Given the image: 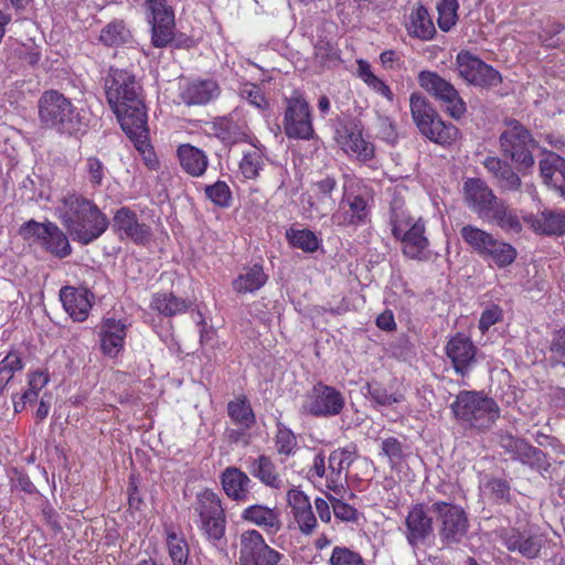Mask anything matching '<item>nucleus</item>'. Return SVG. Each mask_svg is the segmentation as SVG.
Here are the masks:
<instances>
[{
  "label": "nucleus",
  "instance_id": "obj_14",
  "mask_svg": "<svg viewBox=\"0 0 565 565\" xmlns=\"http://www.w3.org/2000/svg\"><path fill=\"white\" fill-rule=\"evenodd\" d=\"M456 67L459 76L470 85L492 88L502 83V76L497 70L469 51L462 50L457 54Z\"/></svg>",
  "mask_w": 565,
  "mask_h": 565
},
{
  "label": "nucleus",
  "instance_id": "obj_22",
  "mask_svg": "<svg viewBox=\"0 0 565 565\" xmlns=\"http://www.w3.org/2000/svg\"><path fill=\"white\" fill-rule=\"evenodd\" d=\"M446 354L450 359L455 372L465 376L476 363L477 347L469 337L457 333L448 340Z\"/></svg>",
  "mask_w": 565,
  "mask_h": 565
},
{
  "label": "nucleus",
  "instance_id": "obj_32",
  "mask_svg": "<svg viewBox=\"0 0 565 565\" xmlns=\"http://www.w3.org/2000/svg\"><path fill=\"white\" fill-rule=\"evenodd\" d=\"M177 154L182 169L192 177L205 173L209 159L205 152L192 145L184 143L178 147Z\"/></svg>",
  "mask_w": 565,
  "mask_h": 565
},
{
  "label": "nucleus",
  "instance_id": "obj_51",
  "mask_svg": "<svg viewBox=\"0 0 565 565\" xmlns=\"http://www.w3.org/2000/svg\"><path fill=\"white\" fill-rule=\"evenodd\" d=\"M561 162H565V159L554 154L540 161V172L545 183L555 186L563 171Z\"/></svg>",
  "mask_w": 565,
  "mask_h": 565
},
{
  "label": "nucleus",
  "instance_id": "obj_6",
  "mask_svg": "<svg viewBox=\"0 0 565 565\" xmlns=\"http://www.w3.org/2000/svg\"><path fill=\"white\" fill-rule=\"evenodd\" d=\"M505 129L499 137L500 152L504 159H510L519 170H527L535 163L533 151L537 142L531 131L515 119H505Z\"/></svg>",
  "mask_w": 565,
  "mask_h": 565
},
{
  "label": "nucleus",
  "instance_id": "obj_16",
  "mask_svg": "<svg viewBox=\"0 0 565 565\" xmlns=\"http://www.w3.org/2000/svg\"><path fill=\"white\" fill-rule=\"evenodd\" d=\"M146 8L151 25V44L158 49L167 47L175 36L173 9L168 6L167 0H146Z\"/></svg>",
  "mask_w": 565,
  "mask_h": 565
},
{
  "label": "nucleus",
  "instance_id": "obj_23",
  "mask_svg": "<svg viewBox=\"0 0 565 565\" xmlns=\"http://www.w3.org/2000/svg\"><path fill=\"white\" fill-rule=\"evenodd\" d=\"M524 222L540 235L563 236L565 234V211L545 209L524 217Z\"/></svg>",
  "mask_w": 565,
  "mask_h": 565
},
{
  "label": "nucleus",
  "instance_id": "obj_10",
  "mask_svg": "<svg viewBox=\"0 0 565 565\" xmlns=\"http://www.w3.org/2000/svg\"><path fill=\"white\" fill-rule=\"evenodd\" d=\"M418 84L445 107V111L451 118L458 120L467 113V105L456 87L436 72H419Z\"/></svg>",
  "mask_w": 565,
  "mask_h": 565
},
{
  "label": "nucleus",
  "instance_id": "obj_44",
  "mask_svg": "<svg viewBox=\"0 0 565 565\" xmlns=\"http://www.w3.org/2000/svg\"><path fill=\"white\" fill-rule=\"evenodd\" d=\"M107 172L108 169L99 158L90 156L85 159L84 174L93 189L103 185Z\"/></svg>",
  "mask_w": 565,
  "mask_h": 565
},
{
  "label": "nucleus",
  "instance_id": "obj_17",
  "mask_svg": "<svg viewBox=\"0 0 565 565\" xmlns=\"http://www.w3.org/2000/svg\"><path fill=\"white\" fill-rule=\"evenodd\" d=\"M499 445L512 460H516L533 470H547L550 467L545 452L523 438L509 433H500Z\"/></svg>",
  "mask_w": 565,
  "mask_h": 565
},
{
  "label": "nucleus",
  "instance_id": "obj_3",
  "mask_svg": "<svg viewBox=\"0 0 565 565\" xmlns=\"http://www.w3.org/2000/svg\"><path fill=\"white\" fill-rule=\"evenodd\" d=\"M38 117L43 128L61 136H73L85 128L83 117L71 99L55 89L45 90L40 96Z\"/></svg>",
  "mask_w": 565,
  "mask_h": 565
},
{
  "label": "nucleus",
  "instance_id": "obj_62",
  "mask_svg": "<svg viewBox=\"0 0 565 565\" xmlns=\"http://www.w3.org/2000/svg\"><path fill=\"white\" fill-rule=\"evenodd\" d=\"M565 30V25L559 22L548 23L542 31L541 41L542 44L546 47L556 49L559 46V40H555L554 38Z\"/></svg>",
  "mask_w": 565,
  "mask_h": 565
},
{
  "label": "nucleus",
  "instance_id": "obj_30",
  "mask_svg": "<svg viewBox=\"0 0 565 565\" xmlns=\"http://www.w3.org/2000/svg\"><path fill=\"white\" fill-rule=\"evenodd\" d=\"M247 468L249 473L264 486L275 490L284 487V480L269 456L260 455L257 458L250 459Z\"/></svg>",
  "mask_w": 565,
  "mask_h": 565
},
{
  "label": "nucleus",
  "instance_id": "obj_19",
  "mask_svg": "<svg viewBox=\"0 0 565 565\" xmlns=\"http://www.w3.org/2000/svg\"><path fill=\"white\" fill-rule=\"evenodd\" d=\"M404 524L406 541L414 551L434 537V520L423 503L411 507Z\"/></svg>",
  "mask_w": 565,
  "mask_h": 565
},
{
  "label": "nucleus",
  "instance_id": "obj_18",
  "mask_svg": "<svg viewBox=\"0 0 565 565\" xmlns=\"http://www.w3.org/2000/svg\"><path fill=\"white\" fill-rule=\"evenodd\" d=\"M502 544L509 552H516L526 559H535L541 556V551L547 542V537L539 530H524L511 527L504 530L501 535Z\"/></svg>",
  "mask_w": 565,
  "mask_h": 565
},
{
  "label": "nucleus",
  "instance_id": "obj_58",
  "mask_svg": "<svg viewBox=\"0 0 565 565\" xmlns=\"http://www.w3.org/2000/svg\"><path fill=\"white\" fill-rule=\"evenodd\" d=\"M287 502L291 508L294 516L311 509L308 497L300 490L291 489L287 493Z\"/></svg>",
  "mask_w": 565,
  "mask_h": 565
},
{
  "label": "nucleus",
  "instance_id": "obj_46",
  "mask_svg": "<svg viewBox=\"0 0 565 565\" xmlns=\"http://www.w3.org/2000/svg\"><path fill=\"white\" fill-rule=\"evenodd\" d=\"M23 363L20 355L15 352H10L4 359L0 361V395L13 379L17 371L22 370Z\"/></svg>",
  "mask_w": 565,
  "mask_h": 565
},
{
  "label": "nucleus",
  "instance_id": "obj_11",
  "mask_svg": "<svg viewBox=\"0 0 565 565\" xmlns=\"http://www.w3.org/2000/svg\"><path fill=\"white\" fill-rule=\"evenodd\" d=\"M284 132L290 139L310 140L315 137L311 108L303 96L294 92L286 98Z\"/></svg>",
  "mask_w": 565,
  "mask_h": 565
},
{
  "label": "nucleus",
  "instance_id": "obj_9",
  "mask_svg": "<svg viewBox=\"0 0 565 565\" xmlns=\"http://www.w3.org/2000/svg\"><path fill=\"white\" fill-rule=\"evenodd\" d=\"M19 233L24 239L39 243L47 253L58 259H63L72 253L66 234L53 222L40 223L30 220L20 227Z\"/></svg>",
  "mask_w": 565,
  "mask_h": 565
},
{
  "label": "nucleus",
  "instance_id": "obj_15",
  "mask_svg": "<svg viewBox=\"0 0 565 565\" xmlns=\"http://www.w3.org/2000/svg\"><path fill=\"white\" fill-rule=\"evenodd\" d=\"M282 554L270 547L257 530L244 531L239 536V565H279Z\"/></svg>",
  "mask_w": 565,
  "mask_h": 565
},
{
  "label": "nucleus",
  "instance_id": "obj_37",
  "mask_svg": "<svg viewBox=\"0 0 565 565\" xmlns=\"http://www.w3.org/2000/svg\"><path fill=\"white\" fill-rule=\"evenodd\" d=\"M486 221L497 224L508 233L519 234L522 231V224L518 215L502 200L494 206Z\"/></svg>",
  "mask_w": 565,
  "mask_h": 565
},
{
  "label": "nucleus",
  "instance_id": "obj_4",
  "mask_svg": "<svg viewBox=\"0 0 565 565\" xmlns=\"http://www.w3.org/2000/svg\"><path fill=\"white\" fill-rule=\"evenodd\" d=\"M450 408L458 422L478 430L490 429L500 417L497 402L477 391L459 392Z\"/></svg>",
  "mask_w": 565,
  "mask_h": 565
},
{
  "label": "nucleus",
  "instance_id": "obj_64",
  "mask_svg": "<svg viewBox=\"0 0 565 565\" xmlns=\"http://www.w3.org/2000/svg\"><path fill=\"white\" fill-rule=\"evenodd\" d=\"M295 520L298 523L301 533L306 535L311 534L317 526V519L313 514L312 508L296 515Z\"/></svg>",
  "mask_w": 565,
  "mask_h": 565
},
{
  "label": "nucleus",
  "instance_id": "obj_42",
  "mask_svg": "<svg viewBox=\"0 0 565 565\" xmlns=\"http://www.w3.org/2000/svg\"><path fill=\"white\" fill-rule=\"evenodd\" d=\"M130 31L122 21H111L106 24L99 34V41L106 46H119L130 40Z\"/></svg>",
  "mask_w": 565,
  "mask_h": 565
},
{
  "label": "nucleus",
  "instance_id": "obj_34",
  "mask_svg": "<svg viewBox=\"0 0 565 565\" xmlns=\"http://www.w3.org/2000/svg\"><path fill=\"white\" fill-rule=\"evenodd\" d=\"M420 134L437 145L449 146L457 140L459 129L451 122L443 120L438 114L428 122L427 131L422 130Z\"/></svg>",
  "mask_w": 565,
  "mask_h": 565
},
{
  "label": "nucleus",
  "instance_id": "obj_53",
  "mask_svg": "<svg viewBox=\"0 0 565 565\" xmlns=\"http://www.w3.org/2000/svg\"><path fill=\"white\" fill-rule=\"evenodd\" d=\"M264 164L263 156L258 149L244 154L239 162L242 174L246 179H256Z\"/></svg>",
  "mask_w": 565,
  "mask_h": 565
},
{
  "label": "nucleus",
  "instance_id": "obj_2",
  "mask_svg": "<svg viewBox=\"0 0 565 565\" xmlns=\"http://www.w3.org/2000/svg\"><path fill=\"white\" fill-rule=\"evenodd\" d=\"M60 217L73 241L83 245L99 238L109 226L107 215L92 200L76 193L63 198Z\"/></svg>",
  "mask_w": 565,
  "mask_h": 565
},
{
  "label": "nucleus",
  "instance_id": "obj_5",
  "mask_svg": "<svg viewBox=\"0 0 565 565\" xmlns=\"http://www.w3.org/2000/svg\"><path fill=\"white\" fill-rule=\"evenodd\" d=\"M392 234L401 241L404 256L418 262L429 259V241L425 235V223L415 220L394 202L391 207Z\"/></svg>",
  "mask_w": 565,
  "mask_h": 565
},
{
  "label": "nucleus",
  "instance_id": "obj_8",
  "mask_svg": "<svg viewBox=\"0 0 565 565\" xmlns=\"http://www.w3.org/2000/svg\"><path fill=\"white\" fill-rule=\"evenodd\" d=\"M193 510L198 515L199 527L206 539L217 545L225 535L226 519L221 499L212 490H204L196 495Z\"/></svg>",
  "mask_w": 565,
  "mask_h": 565
},
{
  "label": "nucleus",
  "instance_id": "obj_54",
  "mask_svg": "<svg viewBox=\"0 0 565 565\" xmlns=\"http://www.w3.org/2000/svg\"><path fill=\"white\" fill-rule=\"evenodd\" d=\"M330 565H363L362 556L348 548L335 546L332 551V554L329 558Z\"/></svg>",
  "mask_w": 565,
  "mask_h": 565
},
{
  "label": "nucleus",
  "instance_id": "obj_49",
  "mask_svg": "<svg viewBox=\"0 0 565 565\" xmlns=\"http://www.w3.org/2000/svg\"><path fill=\"white\" fill-rule=\"evenodd\" d=\"M275 447L279 455L290 456L297 447L295 434L284 424H277V434L275 436Z\"/></svg>",
  "mask_w": 565,
  "mask_h": 565
},
{
  "label": "nucleus",
  "instance_id": "obj_20",
  "mask_svg": "<svg viewBox=\"0 0 565 565\" xmlns=\"http://www.w3.org/2000/svg\"><path fill=\"white\" fill-rule=\"evenodd\" d=\"M465 201L480 218L486 220L501 201L486 181L470 178L463 184Z\"/></svg>",
  "mask_w": 565,
  "mask_h": 565
},
{
  "label": "nucleus",
  "instance_id": "obj_21",
  "mask_svg": "<svg viewBox=\"0 0 565 565\" xmlns=\"http://www.w3.org/2000/svg\"><path fill=\"white\" fill-rule=\"evenodd\" d=\"M113 230L122 239H131L136 244H145L151 236L150 227L138 221L135 211L127 206L118 209L113 217Z\"/></svg>",
  "mask_w": 565,
  "mask_h": 565
},
{
  "label": "nucleus",
  "instance_id": "obj_63",
  "mask_svg": "<svg viewBox=\"0 0 565 565\" xmlns=\"http://www.w3.org/2000/svg\"><path fill=\"white\" fill-rule=\"evenodd\" d=\"M486 488L495 501H509L511 488L507 480L491 479L488 481Z\"/></svg>",
  "mask_w": 565,
  "mask_h": 565
},
{
  "label": "nucleus",
  "instance_id": "obj_56",
  "mask_svg": "<svg viewBox=\"0 0 565 565\" xmlns=\"http://www.w3.org/2000/svg\"><path fill=\"white\" fill-rule=\"evenodd\" d=\"M367 393L371 398L383 406H390L392 404L398 403L402 401V395L391 394L387 390L379 384H367Z\"/></svg>",
  "mask_w": 565,
  "mask_h": 565
},
{
  "label": "nucleus",
  "instance_id": "obj_12",
  "mask_svg": "<svg viewBox=\"0 0 565 565\" xmlns=\"http://www.w3.org/2000/svg\"><path fill=\"white\" fill-rule=\"evenodd\" d=\"M344 406L345 398L339 390L318 382L306 394L301 412L313 417H333L341 414Z\"/></svg>",
  "mask_w": 565,
  "mask_h": 565
},
{
  "label": "nucleus",
  "instance_id": "obj_52",
  "mask_svg": "<svg viewBox=\"0 0 565 565\" xmlns=\"http://www.w3.org/2000/svg\"><path fill=\"white\" fill-rule=\"evenodd\" d=\"M343 147L345 150H351L363 160H369L374 154L373 147L362 138L360 132L351 131L348 134L345 141L343 142Z\"/></svg>",
  "mask_w": 565,
  "mask_h": 565
},
{
  "label": "nucleus",
  "instance_id": "obj_40",
  "mask_svg": "<svg viewBox=\"0 0 565 565\" xmlns=\"http://www.w3.org/2000/svg\"><path fill=\"white\" fill-rule=\"evenodd\" d=\"M460 235L462 241L470 246L480 256L484 254L494 236L475 225L468 224L461 227Z\"/></svg>",
  "mask_w": 565,
  "mask_h": 565
},
{
  "label": "nucleus",
  "instance_id": "obj_48",
  "mask_svg": "<svg viewBox=\"0 0 565 565\" xmlns=\"http://www.w3.org/2000/svg\"><path fill=\"white\" fill-rule=\"evenodd\" d=\"M205 196L220 207H228L232 203V192L225 181H216L205 185Z\"/></svg>",
  "mask_w": 565,
  "mask_h": 565
},
{
  "label": "nucleus",
  "instance_id": "obj_26",
  "mask_svg": "<svg viewBox=\"0 0 565 565\" xmlns=\"http://www.w3.org/2000/svg\"><path fill=\"white\" fill-rule=\"evenodd\" d=\"M213 135L226 146L239 142H249L246 125L235 119L232 115L216 117L211 122Z\"/></svg>",
  "mask_w": 565,
  "mask_h": 565
},
{
  "label": "nucleus",
  "instance_id": "obj_27",
  "mask_svg": "<svg viewBox=\"0 0 565 565\" xmlns=\"http://www.w3.org/2000/svg\"><path fill=\"white\" fill-rule=\"evenodd\" d=\"M242 520L252 523L267 533H277L280 531L282 523L280 520V511L264 504H253L245 508L242 512Z\"/></svg>",
  "mask_w": 565,
  "mask_h": 565
},
{
  "label": "nucleus",
  "instance_id": "obj_57",
  "mask_svg": "<svg viewBox=\"0 0 565 565\" xmlns=\"http://www.w3.org/2000/svg\"><path fill=\"white\" fill-rule=\"evenodd\" d=\"M382 451L387 456L392 465H396L405 458L404 447L395 437L383 439Z\"/></svg>",
  "mask_w": 565,
  "mask_h": 565
},
{
  "label": "nucleus",
  "instance_id": "obj_61",
  "mask_svg": "<svg viewBox=\"0 0 565 565\" xmlns=\"http://www.w3.org/2000/svg\"><path fill=\"white\" fill-rule=\"evenodd\" d=\"M550 351L553 360L565 365V329L553 333Z\"/></svg>",
  "mask_w": 565,
  "mask_h": 565
},
{
  "label": "nucleus",
  "instance_id": "obj_43",
  "mask_svg": "<svg viewBox=\"0 0 565 565\" xmlns=\"http://www.w3.org/2000/svg\"><path fill=\"white\" fill-rule=\"evenodd\" d=\"M286 238L292 247L302 249L306 253H313L319 247V239L310 230H289Z\"/></svg>",
  "mask_w": 565,
  "mask_h": 565
},
{
  "label": "nucleus",
  "instance_id": "obj_7",
  "mask_svg": "<svg viewBox=\"0 0 565 565\" xmlns=\"http://www.w3.org/2000/svg\"><path fill=\"white\" fill-rule=\"evenodd\" d=\"M431 511L436 515L439 540L445 547L452 548L467 537L469 519L462 507L440 500L431 504Z\"/></svg>",
  "mask_w": 565,
  "mask_h": 565
},
{
  "label": "nucleus",
  "instance_id": "obj_45",
  "mask_svg": "<svg viewBox=\"0 0 565 565\" xmlns=\"http://www.w3.org/2000/svg\"><path fill=\"white\" fill-rule=\"evenodd\" d=\"M458 0H439L437 2L438 26L441 31H449L457 22Z\"/></svg>",
  "mask_w": 565,
  "mask_h": 565
},
{
  "label": "nucleus",
  "instance_id": "obj_25",
  "mask_svg": "<svg viewBox=\"0 0 565 565\" xmlns=\"http://www.w3.org/2000/svg\"><path fill=\"white\" fill-rule=\"evenodd\" d=\"M483 167L491 174L495 186L502 192H515L521 189V178L505 160L499 157H487Z\"/></svg>",
  "mask_w": 565,
  "mask_h": 565
},
{
  "label": "nucleus",
  "instance_id": "obj_13",
  "mask_svg": "<svg viewBox=\"0 0 565 565\" xmlns=\"http://www.w3.org/2000/svg\"><path fill=\"white\" fill-rule=\"evenodd\" d=\"M372 195L367 189L344 191L339 209L332 214L338 226H360L369 222Z\"/></svg>",
  "mask_w": 565,
  "mask_h": 565
},
{
  "label": "nucleus",
  "instance_id": "obj_41",
  "mask_svg": "<svg viewBox=\"0 0 565 565\" xmlns=\"http://www.w3.org/2000/svg\"><path fill=\"white\" fill-rule=\"evenodd\" d=\"M151 305L154 310L167 317L184 312L188 309L186 301L171 292L156 294Z\"/></svg>",
  "mask_w": 565,
  "mask_h": 565
},
{
  "label": "nucleus",
  "instance_id": "obj_35",
  "mask_svg": "<svg viewBox=\"0 0 565 565\" xmlns=\"http://www.w3.org/2000/svg\"><path fill=\"white\" fill-rule=\"evenodd\" d=\"M267 281V275L260 265L246 267L232 281L233 290L237 294L254 292L260 289Z\"/></svg>",
  "mask_w": 565,
  "mask_h": 565
},
{
  "label": "nucleus",
  "instance_id": "obj_1",
  "mask_svg": "<svg viewBox=\"0 0 565 565\" xmlns=\"http://www.w3.org/2000/svg\"><path fill=\"white\" fill-rule=\"evenodd\" d=\"M105 93L127 137L146 146L147 111L142 87L136 76L127 70L110 67L105 78Z\"/></svg>",
  "mask_w": 565,
  "mask_h": 565
},
{
  "label": "nucleus",
  "instance_id": "obj_55",
  "mask_svg": "<svg viewBox=\"0 0 565 565\" xmlns=\"http://www.w3.org/2000/svg\"><path fill=\"white\" fill-rule=\"evenodd\" d=\"M241 96L246 98L253 106L258 109L265 110L269 106L263 89L256 84H244L241 88Z\"/></svg>",
  "mask_w": 565,
  "mask_h": 565
},
{
  "label": "nucleus",
  "instance_id": "obj_38",
  "mask_svg": "<svg viewBox=\"0 0 565 565\" xmlns=\"http://www.w3.org/2000/svg\"><path fill=\"white\" fill-rule=\"evenodd\" d=\"M481 257L484 259H490L498 267L503 268L511 265L515 260L516 250L512 245L499 241L494 237Z\"/></svg>",
  "mask_w": 565,
  "mask_h": 565
},
{
  "label": "nucleus",
  "instance_id": "obj_36",
  "mask_svg": "<svg viewBox=\"0 0 565 565\" xmlns=\"http://www.w3.org/2000/svg\"><path fill=\"white\" fill-rule=\"evenodd\" d=\"M412 118L418 128L427 131L428 122L438 115L431 103L422 94L413 93L409 97Z\"/></svg>",
  "mask_w": 565,
  "mask_h": 565
},
{
  "label": "nucleus",
  "instance_id": "obj_60",
  "mask_svg": "<svg viewBox=\"0 0 565 565\" xmlns=\"http://www.w3.org/2000/svg\"><path fill=\"white\" fill-rule=\"evenodd\" d=\"M329 500L331 501L333 513H334L335 518L340 519L341 521H345V522H351V521L356 520L358 511L352 505H350L334 497H329Z\"/></svg>",
  "mask_w": 565,
  "mask_h": 565
},
{
  "label": "nucleus",
  "instance_id": "obj_31",
  "mask_svg": "<svg viewBox=\"0 0 565 565\" xmlns=\"http://www.w3.org/2000/svg\"><path fill=\"white\" fill-rule=\"evenodd\" d=\"M126 326L115 319H106L100 330V348L104 354L116 356L124 345Z\"/></svg>",
  "mask_w": 565,
  "mask_h": 565
},
{
  "label": "nucleus",
  "instance_id": "obj_28",
  "mask_svg": "<svg viewBox=\"0 0 565 565\" xmlns=\"http://www.w3.org/2000/svg\"><path fill=\"white\" fill-rule=\"evenodd\" d=\"M220 95V87L212 79L188 83L180 93L181 100L188 106L205 105Z\"/></svg>",
  "mask_w": 565,
  "mask_h": 565
},
{
  "label": "nucleus",
  "instance_id": "obj_24",
  "mask_svg": "<svg viewBox=\"0 0 565 565\" xmlns=\"http://www.w3.org/2000/svg\"><path fill=\"white\" fill-rule=\"evenodd\" d=\"M60 298L65 311L74 321L82 322L87 319L94 298L88 289L65 286L60 290Z\"/></svg>",
  "mask_w": 565,
  "mask_h": 565
},
{
  "label": "nucleus",
  "instance_id": "obj_47",
  "mask_svg": "<svg viewBox=\"0 0 565 565\" xmlns=\"http://www.w3.org/2000/svg\"><path fill=\"white\" fill-rule=\"evenodd\" d=\"M167 544L169 555L174 565H185L189 557V545L186 541L174 532H168Z\"/></svg>",
  "mask_w": 565,
  "mask_h": 565
},
{
  "label": "nucleus",
  "instance_id": "obj_59",
  "mask_svg": "<svg viewBox=\"0 0 565 565\" xmlns=\"http://www.w3.org/2000/svg\"><path fill=\"white\" fill-rule=\"evenodd\" d=\"M10 483L13 490L23 491L29 494L36 491V488L30 480L29 476L17 468L10 470Z\"/></svg>",
  "mask_w": 565,
  "mask_h": 565
},
{
  "label": "nucleus",
  "instance_id": "obj_50",
  "mask_svg": "<svg viewBox=\"0 0 565 565\" xmlns=\"http://www.w3.org/2000/svg\"><path fill=\"white\" fill-rule=\"evenodd\" d=\"M355 459V447L339 448L333 450L329 456V469L332 473L340 475L343 470L349 469Z\"/></svg>",
  "mask_w": 565,
  "mask_h": 565
},
{
  "label": "nucleus",
  "instance_id": "obj_39",
  "mask_svg": "<svg viewBox=\"0 0 565 565\" xmlns=\"http://www.w3.org/2000/svg\"><path fill=\"white\" fill-rule=\"evenodd\" d=\"M227 414L234 423L246 429L252 428L256 423L254 412L246 396L231 401L227 404Z\"/></svg>",
  "mask_w": 565,
  "mask_h": 565
},
{
  "label": "nucleus",
  "instance_id": "obj_33",
  "mask_svg": "<svg viewBox=\"0 0 565 565\" xmlns=\"http://www.w3.org/2000/svg\"><path fill=\"white\" fill-rule=\"evenodd\" d=\"M406 29L411 36L423 41L431 40L436 34V29L428 10L422 4L412 10Z\"/></svg>",
  "mask_w": 565,
  "mask_h": 565
},
{
  "label": "nucleus",
  "instance_id": "obj_29",
  "mask_svg": "<svg viewBox=\"0 0 565 565\" xmlns=\"http://www.w3.org/2000/svg\"><path fill=\"white\" fill-rule=\"evenodd\" d=\"M221 483L224 492L235 501L248 499L252 480L241 469L227 467L221 476Z\"/></svg>",
  "mask_w": 565,
  "mask_h": 565
}]
</instances>
